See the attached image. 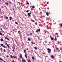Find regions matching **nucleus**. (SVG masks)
<instances>
[{
    "mask_svg": "<svg viewBox=\"0 0 62 62\" xmlns=\"http://www.w3.org/2000/svg\"><path fill=\"white\" fill-rule=\"evenodd\" d=\"M47 50L48 51V53H50L51 52V49L48 48L47 49Z\"/></svg>",
    "mask_w": 62,
    "mask_h": 62,
    "instance_id": "obj_1",
    "label": "nucleus"
},
{
    "mask_svg": "<svg viewBox=\"0 0 62 62\" xmlns=\"http://www.w3.org/2000/svg\"><path fill=\"white\" fill-rule=\"evenodd\" d=\"M22 62H26V61L25 60V59H23V57L22 58V61H21Z\"/></svg>",
    "mask_w": 62,
    "mask_h": 62,
    "instance_id": "obj_2",
    "label": "nucleus"
},
{
    "mask_svg": "<svg viewBox=\"0 0 62 62\" xmlns=\"http://www.w3.org/2000/svg\"><path fill=\"white\" fill-rule=\"evenodd\" d=\"M32 13H31V11H30V13H29L28 14V15L29 16V17H31V15Z\"/></svg>",
    "mask_w": 62,
    "mask_h": 62,
    "instance_id": "obj_3",
    "label": "nucleus"
},
{
    "mask_svg": "<svg viewBox=\"0 0 62 62\" xmlns=\"http://www.w3.org/2000/svg\"><path fill=\"white\" fill-rule=\"evenodd\" d=\"M50 57L51 58H54V56L53 55H51Z\"/></svg>",
    "mask_w": 62,
    "mask_h": 62,
    "instance_id": "obj_4",
    "label": "nucleus"
},
{
    "mask_svg": "<svg viewBox=\"0 0 62 62\" xmlns=\"http://www.w3.org/2000/svg\"><path fill=\"white\" fill-rule=\"evenodd\" d=\"M12 18L11 17H9V19H10V21H11V19H12Z\"/></svg>",
    "mask_w": 62,
    "mask_h": 62,
    "instance_id": "obj_5",
    "label": "nucleus"
},
{
    "mask_svg": "<svg viewBox=\"0 0 62 62\" xmlns=\"http://www.w3.org/2000/svg\"><path fill=\"white\" fill-rule=\"evenodd\" d=\"M55 48L57 50H58L59 49H58V48H57L56 46L55 47Z\"/></svg>",
    "mask_w": 62,
    "mask_h": 62,
    "instance_id": "obj_6",
    "label": "nucleus"
},
{
    "mask_svg": "<svg viewBox=\"0 0 62 62\" xmlns=\"http://www.w3.org/2000/svg\"><path fill=\"white\" fill-rule=\"evenodd\" d=\"M6 44V45H7V46H8V48H9V45H8V44H7V43Z\"/></svg>",
    "mask_w": 62,
    "mask_h": 62,
    "instance_id": "obj_7",
    "label": "nucleus"
},
{
    "mask_svg": "<svg viewBox=\"0 0 62 62\" xmlns=\"http://www.w3.org/2000/svg\"><path fill=\"white\" fill-rule=\"evenodd\" d=\"M46 14L47 15V16H49V13L48 12H46Z\"/></svg>",
    "mask_w": 62,
    "mask_h": 62,
    "instance_id": "obj_8",
    "label": "nucleus"
},
{
    "mask_svg": "<svg viewBox=\"0 0 62 62\" xmlns=\"http://www.w3.org/2000/svg\"><path fill=\"white\" fill-rule=\"evenodd\" d=\"M32 59H33V60H34L35 58H34V56H33L32 57Z\"/></svg>",
    "mask_w": 62,
    "mask_h": 62,
    "instance_id": "obj_9",
    "label": "nucleus"
},
{
    "mask_svg": "<svg viewBox=\"0 0 62 62\" xmlns=\"http://www.w3.org/2000/svg\"><path fill=\"white\" fill-rule=\"evenodd\" d=\"M0 60H1V61H3V59H2L0 57Z\"/></svg>",
    "mask_w": 62,
    "mask_h": 62,
    "instance_id": "obj_10",
    "label": "nucleus"
},
{
    "mask_svg": "<svg viewBox=\"0 0 62 62\" xmlns=\"http://www.w3.org/2000/svg\"><path fill=\"white\" fill-rule=\"evenodd\" d=\"M37 31H40V29H39L37 30Z\"/></svg>",
    "mask_w": 62,
    "mask_h": 62,
    "instance_id": "obj_11",
    "label": "nucleus"
},
{
    "mask_svg": "<svg viewBox=\"0 0 62 62\" xmlns=\"http://www.w3.org/2000/svg\"><path fill=\"white\" fill-rule=\"evenodd\" d=\"M26 52V50L24 49V53H25V52Z\"/></svg>",
    "mask_w": 62,
    "mask_h": 62,
    "instance_id": "obj_12",
    "label": "nucleus"
},
{
    "mask_svg": "<svg viewBox=\"0 0 62 62\" xmlns=\"http://www.w3.org/2000/svg\"><path fill=\"white\" fill-rule=\"evenodd\" d=\"M1 45L2 47H3V46H4V45H3V44H1Z\"/></svg>",
    "mask_w": 62,
    "mask_h": 62,
    "instance_id": "obj_13",
    "label": "nucleus"
},
{
    "mask_svg": "<svg viewBox=\"0 0 62 62\" xmlns=\"http://www.w3.org/2000/svg\"><path fill=\"white\" fill-rule=\"evenodd\" d=\"M25 57H26V58H27V55L26 54V53L25 54Z\"/></svg>",
    "mask_w": 62,
    "mask_h": 62,
    "instance_id": "obj_14",
    "label": "nucleus"
},
{
    "mask_svg": "<svg viewBox=\"0 0 62 62\" xmlns=\"http://www.w3.org/2000/svg\"><path fill=\"white\" fill-rule=\"evenodd\" d=\"M0 40L1 41H3V39H0Z\"/></svg>",
    "mask_w": 62,
    "mask_h": 62,
    "instance_id": "obj_15",
    "label": "nucleus"
},
{
    "mask_svg": "<svg viewBox=\"0 0 62 62\" xmlns=\"http://www.w3.org/2000/svg\"><path fill=\"white\" fill-rule=\"evenodd\" d=\"M29 10H27V11H26V12H29Z\"/></svg>",
    "mask_w": 62,
    "mask_h": 62,
    "instance_id": "obj_16",
    "label": "nucleus"
},
{
    "mask_svg": "<svg viewBox=\"0 0 62 62\" xmlns=\"http://www.w3.org/2000/svg\"><path fill=\"white\" fill-rule=\"evenodd\" d=\"M5 4L6 5H8V3L6 2Z\"/></svg>",
    "mask_w": 62,
    "mask_h": 62,
    "instance_id": "obj_17",
    "label": "nucleus"
},
{
    "mask_svg": "<svg viewBox=\"0 0 62 62\" xmlns=\"http://www.w3.org/2000/svg\"><path fill=\"white\" fill-rule=\"evenodd\" d=\"M34 49H35V50H37V48L36 47H34Z\"/></svg>",
    "mask_w": 62,
    "mask_h": 62,
    "instance_id": "obj_18",
    "label": "nucleus"
},
{
    "mask_svg": "<svg viewBox=\"0 0 62 62\" xmlns=\"http://www.w3.org/2000/svg\"><path fill=\"white\" fill-rule=\"evenodd\" d=\"M10 57L11 58H12V55H10Z\"/></svg>",
    "mask_w": 62,
    "mask_h": 62,
    "instance_id": "obj_19",
    "label": "nucleus"
},
{
    "mask_svg": "<svg viewBox=\"0 0 62 62\" xmlns=\"http://www.w3.org/2000/svg\"><path fill=\"white\" fill-rule=\"evenodd\" d=\"M32 8H35V6H31Z\"/></svg>",
    "mask_w": 62,
    "mask_h": 62,
    "instance_id": "obj_20",
    "label": "nucleus"
},
{
    "mask_svg": "<svg viewBox=\"0 0 62 62\" xmlns=\"http://www.w3.org/2000/svg\"><path fill=\"white\" fill-rule=\"evenodd\" d=\"M37 24H38V23H37V22H36V23H35V24L36 25H37Z\"/></svg>",
    "mask_w": 62,
    "mask_h": 62,
    "instance_id": "obj_21",
    "label": "nucleus"
},
{
    "mask_svg": "<svg viewBox=\"0 0 62 62\" xmlns=\"http://www.w3.org/2000/svg\"><path fill=\"white\" fill-rule=\"evenodd\" d=\"M30 36H32V33H31L30 34Z\"/></svg>",
    "mask_w": 62,
    "mask_h": 62,
    "instance_id": "obj_22",
    "label": "nucleus"
},
{
    "mask_svg": "<svg viewBox=\"0 0 62 62\" xmlns=\"http://www.w3.org/2000/svg\"><path fill=\"white\" fill-rule=\"evenodd\" d=\"M15 23H16V24H18V22H16Z\"/></svg>",
    "mask_w": 62,
    "mask_h": 62,
    "instance_id": "obj_23",
    "label": "nucleus"
},
{
    "mask_svg": "<svg viewBox=\"0 0 62 62\" xmlns=\"http://www.w3.org/2000/svg\"><path fill=\"white\" fill-rule=\"evenodd\" d=\"M15 47H14L13 48H12V49H13V50H15Z\"/></svg>",
    "mask_w": 62,
    "mask_h": 62,
    "instance_id": "obj_24",
    "label": "nucleus"
},
{
    "mask_svg": "<svg viewBox=\"0 0 62 62\" xmlns=\"http://www.w3.org/2000/svg\"><path fill=\"white\" fill-rule=\"evenodd\" d=\"M28 40H29V41H30V38H29L28 39Z\"/></svg>",
    "mask_w": 62,
    "mask_h": 62,
    "instance_id": "obj_25",
    "label": "nucleus"
},
{
    "mask_svg": "<svg viewBox=\"0 0 62 62\" xmlns=\"http://www.w3.org/2000/svg\"><path fill=\"white\" fill-rule=\"evenodd\" d=\"M3 47L4 48H6V46H3Z\"/></svg>",
    "mask_w": 62,
    "mask_h": 62,
    "instance_id": "obj_26",
    "label": "nucleus"
},
{
    "mask_svg": "<svg viewBox=\"0 0 62 62\" xmlns=\"http://www.w3.org/2000/svg\"><path fill=\"white\" fill-rule=\"evenodd\" d=\"M20 58H22V55L21 54L20 55Z\"/></svg>",
    "mask_w": 62,
    "mask_h": 62,
    "instance_id": "obj_27",
    "label": "nucleus"
},
{
    "mask_svg": "<svg viewBox=\"0 0 62 62\" xmlns=\"http://www.w3.org/2000/svg\"><path fill=\"white\" fill-rule=\"evenodd\" d=\"M0 35H2V33L0 32Z\"/></svg>",
    "mask_w": 62,
    "mask_h": 62,
    "instance_id": "obj_28",
    "label": "nucleus"
},
{
    "mask_svg": "<svg viewBox=\"0 0 62 62\" xmlns=\"http://www.w3.org/2000/svg\"><path fill=\"white\" fill-rule=\"evenodd\" d=\"M51 40H53V39H54V38H51Z\"/></svg>",
    "mask_w": 62,
    "mask_h": 62,
    "instance_id": "obj_29",
    "label": "nucleus"
},
{
    "mask_svg": "<svg viewBox=\"0 0 62 62\" xmlns=\"http://www.w3.org/2000/svg\"><path fill=\"white\" fill-rule=\"evenodd\" d=\"M3 50L4 51V52H6V50H5V49H4Z\"/></svg>",
    "mask_w": 62,
    "mask_h": 62,
    "instance_id": "obj_30",
    "label": "nucleus"
},
{
    "mask_svg": "<svg viewBox=\"0 0 62 62\" xmlns=\"http://www.w3.org/2000/svg\"><path fill=\"white\" fill-rule=\"evenodd\" d=\"M8 17L6 16V18L7 19H8Z\"/></svg>",
    "mask_w": 62,
    "mask_h": 62,
    "instance_id": "obj_31",
    "label": "nucleus"
},
{
    "mask_svg": "<svg viewBox=\"0 0 62 62\" xmlns=\"http://www.w3.org/2000/svg\"><path fill=\"white\" fill-rule=\"evenodd\" d=\"M55 40L56 41L57 40L56 37H55Z\"/></svg>",
    "mask_w": 62,
    "mask_h": 62,
    "instance_id": "obj_32",
    "label": "nucleus"
},
{
    "mask_svg": "<svg viewBox=\"0 0 62 62\" xmlns=\"http://www.w3.org/2000/svg\"><path fill=\"white\" fill-rule=\"evenodd\" d=\"M27 4H28V5H29V3H28V2H27Z\"/></svg>",
    "mask_w": 62,
    "mask_h": 62,
    "instance_id": "obj_33",
    "label": "nucleus"
},
{
    "mask_svg": "<svg viewBox=\"0 0 62 62\" xmlns=\"http://www.w3.org/2000/svg\"><path fill=\"white\" fill-rule=\"evenodd\" d=\"M46 3L47 4H49V2H47Z\"/></svg>",
    "mask_w": 62,
    "mask_h": 62,
    "instance_id": "obj_34",
    "label": "nucleus"
},
{
    "mask_svg": "<svg viewBox=\"0 0 62 62\" xmlns=\"http://www.w3.org/2000/svg\"><path fill=\"white\" fill-rule=\"evenodd\" d=\"M30 60H28V62H30Z\"/></svg>",
    "mask_w": 62,
    "mask_h": 62,
    "instance_id": "obj_35",
    "label": "nucleus"
},
{
    "mask_svg": "<svg viewBox=\"0 0 62 62\" xmlns=\"http://www.w3.org/2000/svg\"><path fill=\"white\" fill-rule=\"evenodd\" d=\"M1 51H2V48H1Z\"/></svg>",
    "mask_w": 62,
    "mask_h": 62,
    "instance_id": "obj_36",
    "label": "nucleus"
},
{
    "mask_svg": "<svg viewBox=\"0 0 62 62\" xmlns=\"http://www.w3.org/2000/svg\"><path fill=\"white\" fill-rule=\"evenodd\" d=\"M12 62H14V60H13Z\"/></svg>",
    "mask_w": 62,
    "mask_h": 62,
    "instance_id": "obj_37",
    "label": "nucleus"
},
{
    "mask_svg": "<svg viewBox=\"0 0 62 62\" xmlns=\"http://www.w3.org/2000/svg\"><path fill=\"white\" fill-rule=\"evenodd\" d=\"M14 49L12 50V51H13V52H14Z\"/></svg>",
    "mask_w": 62,
    "mask_h": 62,
    "instance_id": "obj_38",
    "label": "nucleus"
},
{
    "mask_svg": "<svg viewBox=\"0 0 62 62\" xmlns=\"http://www.w3.org/2000/svg\"><path fill=\"white\" fill-rule=\"evenodd\" d=\"M47 32V31H45V33H46V32Z\"/></svg>",
    "mask_w": 62,
    "mask_h": 62,
    "instance_id": "obj_39",
    "label": "nucleus"
},
{
    "mask_svg": "<svg viewBox=\"0 0 62 62\" xmlns=\"http://www.w3.org/2000/svg\"><path fill=\"white\" fill-rule=\"evenodd\" d=\"M36 32H37V33H38V31H36Z\"/></svg>",
    "mask_w": 62,
    "mask_h": 62,
    "instance_id": "obj_40",
    "label": "nucleus"
},
{
    "mask_svg": "<svg viewBox=\"0 0 62 62\" xmlns=\"http://www.w3.org/2000/svg\"><path fill=\"white\" fill-rule=\"evenodd\" d=\"M31 43L32 44H33V42H31Z\"/></svg>",
    "mask_w": 62,
    "mask_h": 62,
    "instance_id": "obj_41",
    "label": "nucleus"
},
{
    "mask_svg": "<svg viewBox=\"0 0 62 62\" xmlns=\"http://www.w3.org/2000/svg\"><path fill=\"white\" fill-rule=\"evenodd\" d=\"M61 25L62 26V23L61 24Z\"/></svg>",
    "mask_w": 62,
    "mask_h": 62,
    "instance_id": "obj_42",
    "label": "nucleus"
},
{
    "mask_svg": "<svg viewBox=\"0 0 62 62\" xmlns=\"http://www.w3.org/2000/svg\"><path fill=\"white\" fill-rule=\"evenodd\" d=\"M9 3L11 4V2H9Z\"/></svg>",
    "mask_w": 62,
    "mask_h": 62,
    "instance_id": "obj_43",
    "label": "nucleus"
},
{
    "mask_svg": "<svg viewBox=\"0 0 62 62\" xmlns=\"http://www.w3.org/2000/svg\"><path fill=\"white\" fill-rule=\"evenodd\" d=\"M55 49H54V51L55 52Z\"/></svg>",
    "mask_w": 62,
    "mask_h": 62,
    "instance_id": "obj_44",
    "label": "nucleus"
},
{
    "mask_svg": "<svg viewBox=\"0 0 62 62\" xmlns=\"http://www.w3.org/2000/svg\"><path fill=\"white\" fill-rule=\"evenodd\" d=\"M42 54H45V53H43Z\"/></svg>",
    "mask_w": 62,
    "mask_h": 62,
    "instance_id": "obj_45",
    "label": "nucleus"
},
{
    "mask_svg": "<svg viewBox=\"0 0 62 62\" xmlns=\"http://www.w3.org/2000/svg\"><path fill=\"white\" fill-rule=\"evenodd\" d=\"M33 22H35V21L34 20H33Z\"/></svg>",
    "mask_w": 62,
    "mask_h": 62,
    "instance_id": "obj_46",
    "label": "nucleus"
},
{
    "mask_svg": "<svg viewBox=\"0 0 62 62\" xmlns=\"http://www.w3.org/2000/svg\"><path fill=\"white\" fill-rule=\"evenodd\" d=\"M7 39L8 40H9V39H8V38H7Z\"/></svg>",
    "mask_w": 62,
    "mask_h": 62,
    "instance_id": "obj_47",
    "label": "nucleus"
},
{
    "mask_svg": "<svg viewBox=\"0 0 62 62\" xmlns=\"http://www.w3.org/2000/svg\"><path fill=\"white\" fill-rule=\"evenodd\" d=\"M7 57H9L8 56V55H7Z\"/></svg>",
    "mask_w": 62,
    "mask_h": 62,
    "instance_id": "obj_48",
    "label": "nucleus"
},
{
    "mask_svg": "<svg viewBox=\"0 0 62 62\" xmlns=\"http://www.w3.org/2000/svg\"><path fill=\"white\" fill-rule=\"evenodd\" d=\"M18 33H20V31H18Z\"/></svg>",
    "mask_w": 62,
    "mask_h": 62,
    "instance_id": "obj_49",
    "label": "nucleus"
},
{
    "mask_svg": "<svg viewBox=\"0 0 62 62\" xmlns=\"http://www.w3.org/2000/svg\"><path fill=\"white\" fill-rule=\"evenodd\" d=\"M15 42H16V43L17 42V41H16V40L15 41Z\"/></svg>",
    "mask_w": 62,
    "mask_h": 62,
    "instance_id": "obj_50",
    "label": "nucleus"
},
{
    "mask_svg": "<svg viewBox=\"0 0 62 62\" xmlns=\"http://www.w3.org/2000/svg\"><path fill=\"white\" fill-rule=\"evenodd\" d=\"M5 38L6 39H7V38H6V37H5Z\"/></svg>",
    "mask_w": 62,
    "mask_h": 62,
    "instance_id": "obj_51",
    "label": "nucleus"
},
{
    "mask_svg": "<svg viewBox=\"0 0 62 62\" xmlns=\"http://www.w3.org/2000/svg\"><path fill=\"white\" fill-rule=\"evenodd\" d=\"M27 35L29 36V35L28 34H27Z\"/></svg>",
    "mask_w": 62,
    "mask_h": 62,
    "instance_id": "obj_52",
    "label": "nucleus"
},
{
    "mask_svg": "<svg viewBox=\"0 0 62 62\" xmlns=\"http://www.w3.org/2000/svg\"><path fill=\"white\" fill-rule=\"evenodd\" d=\"M13 10H14V9L13 8Z\"/></svg>",
    "mask_w": 62,
    "mask_h": 62,
    "instance_id": "obj_53",
    "label": "nucleus"
},
{
    "mask_svg": "<svg viewBox=\"0 0 62 62\" xmlns=\"http://www.w3.org/2000/svg\"><path fill=\"white\" fill-rule=\"evenodd\" d=\"M34 44H36V43H34Z\"/></svg>",
    "mask_w": 62,
    "mask_h": 62,
    "instance_id": "obj_54",
    "label": "nucleus"
},
{
    "mask_svg": "<svg viewBox=\"0 0 62 62\" xmlns=\"http://www.w3.org/2000/svg\"><path fill=\"white\" fill-rule=\"evenodd\" d=\"M58 33H56V35H58Z\"/></svg>",
    "mask_w": 62,
    "mask_h": 62,
    "instance_id": "obj_55",
    "label": "nucleus"
},
{
    "mask_svg": "<svg viewBox=\"0 0 62 62\" xmlns=\"http://www.w3.org/2000/svg\"><path fill=\"white\" fill-rule=\"evenodd\" d=\"M27 50H28V48H27Z\"/></svg>",
    "mask_w": 62,
    "mask_h": 62,
    "instance_id": "obj_56",
    "label": "nucleus"
},
{
    "mask_svg": "<svg viewBox=\"0 0 62 62\" xmlns=\"http://www.w3.org/2000/svg\"><path fill=\"white\" fill-rule=\"evenodd\" d=\"M54 40H55V39H54Z\"/></svg>",
    "mask_w": 62,
    "mask_h": 62,
    "instance_id": "obj_57",
    "label": "nucleus"
},
{
    "mask_svg": "<svg viewBox=\"0 0 62 62\" xmlns=\"http://www.w3.org/2000/svg\"><path fill=\"white\" fill-rule=\"evenodd\" d=\"M4 62H6V61H4Z\"/></svg>",
    "mask_w": 62,
    "mask_h": 62,
    "instance_id": "obj_58",
    "label": "nucleus"
},
{
    "mask_svg": "<svg viewBox=\"0 0 62 62\" xmlns=\"http://www.w3.org/2000/svg\"><path fill=\"white\" fill-rule=\"evenodd\" d=\"M48 19H49V18H48Z\"/></svg>",
    "mask_w": 62,
    "mask_h": 62,
    "instance_id": "obj_59",
    "label": "nucleus"
},
{
    "mask_svg": "<svg viewBox=\"0 0 62 62\" xmlns=\"http://www.w3.org/2000/svg\"><path fill=\"white\" fill-rule=\"evenodd\" d=\"M0 38H1V37H0Z\"/></svg>",
    "mask_w": 62,
    "mask_h": 62,
    "instance_id": "obj_60",
    "label": "nucleus"
},
{
    "mask_svg": "<svg viewBox=\"0 0 62 62\" xmlns=\"http://www.w3.org/2000/svg\"><path fill=\"white\" fill-rule=\"evenodd\" d=\"M0 62H1V61H0Z\"/></svg>",
    "mask_w": 62,
    "mask_h": 62,
    "instance_id": "obj_61",
    "label": "nucleus"
},
{
    "mask_svg": "<svg viewBox=\"0 0 62 62\" xmlns=\"http://www.w3.org/2000/svg\"><path fill=\"white\" fill-rule=\"evenodd\" d=\"M8 0V1H9V0Z\"/></svg>",
    "mask_w": 62,
    "mask_h": 62,
    "instance_id": "obj_62",
    "label": "nucleus"
}]
</instances>
